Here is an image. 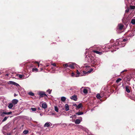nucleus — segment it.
<instances>
[{
  "instance_id": "44",
  "label": "nucleus",
  "mask_w": 135,
  "mask_h": 135,
  "mask_svg": "<svg viewBox=\"0 0 135 135\" xmlns=\"http://www.w3.org/2000/svg\"><path fill=\"white\" fill-rule=\"evenodd\" d=\"M17 95L15 93L14 94V96L15 97Z\"/></svg>"
},
{
  "instance_id": "17",
  "label": "nucleus",
  "mask_w": 135,
  "mask_h": 135,
  "mask_svg": "<svg viewBox=\"0 0 135 135\" xmlns=\"http://www.w3.org/2000/svg\"><path fill=\"white\" fill-rule=\"evenodd\" d=\"M66 98L64 97H61V99L62 102H65L66 100Z\"/></svg>"
},
{
  "instance_id": "29",
  "label": "nucleus",
  "mask_w": 135,
  "mask_h": 135,
  "mask_svg": "<svg viewBox=\"0 0 135 135\" xmlns=\"http://www.w3.org/2000/svg\"><path fill=\"white\" fill-rule=\"evenodd\" d=\"M130 8L131 9H134L135 8V6H130Z\"/></svg>"
},
{
  "instance_id": "22",
  "label": "nucleus",
  "mask_w": 135,
  "mask_h": 135,
  "mask_svg": "<svg viewBox=\"0 0 135 135\" xmlns=\"http://www.w3.org/2000/svg\"><path fill=\"white\" fill-rule=\"evenodd\" d=\"M28 131L27 130H25L23 132V133L25 134H26L28 133Z\"/></svg>"
},
{
  "instance_id": "43",
  "label": "nucleus",
  "mask_w": 135,
  "mask_h": 135,
  "mask_svg": "<svg viewBox=\"0 0 135 135\" xmlns=\"http://www.w3.org/2000/svg\"><path fill=\"white\" fill-rule=\"evenodd\" d=\"M129 11V10L128 9H127L126 10V12H128Z\"/></svg>"
},
{
  "instance_id": "45",
  "label": "nucleus",
  "mask_w": 135,
  "mask_h": 135,
  "mask_svg": "<svg viewBox=\"0 0 135 135\" xmlns=\"http://www.w3.org/2000/svg\"><path fill=\"white\" fill-rule=\"evenodd\" d=\"M40 115L41 116H42L43 115V114H42L41 113H40Z\"/></svg>"
},
{
  "instance_id": "13",
  "label": "nucleus",
  "mask_w": 135,
  "mask_h": 135,
  "mask_svg": "<svg viewBox=\"0 0 135 135\" xmlns=\"http://www.w3.org/2000/svg\"><path fill=\"white\" fill-rule=\"evenodd\" d=\"M65 110L67 111L69 110V107L68 105L66 104L65 105Z\"/></svg>"
},
{
  "instance_id": "21",
  "label": "nucleus",
  "mask_w": 135,
  "mask_h": 135,
  "mask_svg": "<svg viewBox=\"0 0 135 135\" xmlns=\"http://www.w3.org/2000/svg\"><path fill=\"white\" fill-rule=\"evenodd\" d=\"M82 107V104L81 103H79L78 105H77V108L78 109H79Z\"/></svg>"
},
{
  "instance_id": "1",
  "label": "nucleus",
  "mask_w": 135,
  "mask_h": 135,
  "mask_svg": "<svg viewBox=\"0 0 135 135\" xmlns=\"http://www.w3.org/2000/svg\"><path fill=\"white\" fill-rule=\"evenodd\" d=\"M12 113L11 112H4L3 110H1L0 112V115L2 117H4L5 115H9Z\"/></svg>"
},
{
  "instance_id": "42",
  "label": "nucleus",
  "mask_w": 135,
  "mask_h": 135,
  "mask_svg": "<svg viewBox=\"0 0 135 135\" xmlns=\"http://www.w3.org/2000/svg\"><path fill=\"white\" fill-rule=\"evenodd\" d=\"M77 73L79 75L80 74V73L78 71V70H77Z\"/></svg>"
},
{
  "instance_id": "50",
  "label": "nucleus",
  "mask_w": 135,
  "mask_h": 135,
  "mask_svg": "<svg viewBox=\"0 0 135 135\" xmlns=\"http://www.w3.org/2000/svg\"><path fill=\"white\" fill-rule=\"evenodd\" d=\"M93 110V109H92L91 110V111H92Z\"/></svg>"
},
{
  "instance_id": "6",
  "label": "nucleus",
  "mask_w": 135,
  "mask_h": 135,
  "mask_svg": "<svg viewBox=\"0 0 135 135\" xmlns=\"http://www.w3.org/2000/svg\"><path fill=\"white\" fill-rule=\"evenodd\" d=\"M70 99L72 100L76 101L77 100V96L76 95H74L70 97Z\"/></svg>"
},
{
  "instance_id": "51",
  "label": "nucleus",
  "mask_w": 135,
  "mask_h": 135,
  "mask_svg": "<svg viewBox=\"0 0 135 135\" xmlns=\"http://www.w3.org/2000/svg\"><path fill=\"white\" fill-rule=\"evenodd\" d=\"M128 79V81H129V79Z\"/></svg>"
},
{
  "instance_id": "15",
  "label": "nucleus",
  "mask_w": 135,
  "mask_h": 135,
  "mask_svg": "<svg viewBox=\"0 0 135 135\" xmlns=\"http://www.w3.org/2000/svg\"><path fill=\"white\" fill-rule=\"evenodd\" d=\"M84 114V113L82 112L79 111L76 113V114L78 115H82Z\"/></svg>"
},
{
  "instance_id": "27",
  "label": "nucleus",
  "mask_w": 135,
  "mask_h": 135,
  "mask_svg": "<svg viewBox=\"0 0 135 135\" xmlns=\"http://www.w3.org/2000/svg\"><path fill=\"white\" fill-rule=\"evenodd\" d=\"M122 80V79L120 78H118L116 81V82L117 83H118L120 81Z\"/></svg>"
},
{
  "instance_id": "37",
  "label": "nucleus",
  "mask_w": 135,
  "mask_h": 135,
  "mask_svg": "<svg viewBox=\"0 0 135 135\" xmlns=\"http://www.w3.org/2000/svg\"><path fill=\"white\" fill-rule=\"evenodd\" d=\"M73 105L74 106L76 107V108L77 107V105L76 104H73Z\"/></svg>"
},
{
  "instance_id": "36",
  "label": "nucleus",
  "mask_w": 135,
  "mask_h": 135,
  "mask_svg": "<svg viewBox=\"0 0 135 135\" xmlns=\"http://www.w3.org/2000/svg\"><path fill=\"white\" fill-rule=\"evenodd\" d=\"M51 65L53 66H55L56 67V65L55 63H51Z\"/></svg>"
},
{
  "instance_id": "40",
  "label": "nucleus",
  "mask_w": 135,
  "mask_h": 135,
  "mask_svg": "<svg viewBox=\"0 0 135 135\" xmlns=\"http://www.w3.org/2000/svg\"><path fill=\"white\" fill-rule=\"evenodd\" d=\"M16 76H23L22 75H21L18 74V75H16Z\"/></svg>"
},
{
  "instance_id": "53",
  "label": "nucleus",
  "mask_w": 135,
  "mask_h": 135,
  "mask_svg": "<svg viewBox=\"0 0 135 135\" xmlns=\"http://www.w3.org/2000/svg\"><path fill=\"white\" fill-rule=\"evenodd\" d=\"M98 60L99 61H100V60L99 59H98Z\"/></svg>"
},
{
  "instance_id": "47",
  "label": "nucleus",
  "mask_w": 135,
  "mask_h": 135,
  "mask_svg": "<svg viewBox=\"0 0 135 135\" xmlns=\"http://www.w3.org/2000/svg\"><path fill=\"white\" fill-rule=\"evenodd\" d=\"M52 115H54V114L53 113H52Z\"/></svg>"
},
{
  "instance_id": "9",
  "label": "nucleus",
  "mask_w": 135,
  "mask_h": 135,
  "mask_svg": "<svg viewBox=\"0 0 135 135\" xmlns=\"http://www.w3.org/2000/svg\"><path fill=\"white\" fill-rule=\"evenodd\" d=\"M93 52H94L95 53H96L97 54H98L99 55H102L103 52V51L99 52L97 51H96V50H94L93 51Z\"/></svg>"
},
{
  "instance_id": "20",
  "label": "nucleus",
  "mask_w": 135,
  "mask_h": 135,
  "mask_svg": "<svg viewBox=\"0 0 135 135\" xmlns=\"http://www.w3.org/2000/svg\"><path fill=\"white\" fill-rule=\"evenodd\" d=\"M83 92L84 94H87L88 93L87 90L86 89L84 88L83 89Z\"/></svg>"
},
{
  "instance_id": "3",
  "label": "nucleus",
  "mask_w": 135,
  "mask_h": 135,
  "mask_svg": "<svg viewBox=\"0 0 135 135\" xmlns=\"http://www.w3.org/2000/svg\"><path fill=\"white\" fill-rule=\"evenodd\" d=\"M38 94L40 97H42L44 96L47 97V95L44 91H40L38 93Z\"/></svg>"
},
{
  "instance_id": "38",
  "label": "nucleus",
  "mask_w": 135,
  "mask_h": 135,
  "mask_svg": "<svg viewBox=\"0 0 135 135\" xmlns=\"http://www.w3.org/2000/svg\"><path fill=\"white\" fill-rule=\"evenodd\" d=\"M72 75L71 76H73L75 75V73L73 72H71Z\"/></svg>"
},
{
  "instance_id": "2",
  "label": "nucleus",
  "mask_w": 135,
  "mask_h": 135,
  "mask_svg": "<svg viewBox=\"0 0 135 135\" xmlns=\"http://www.w3.org/2000/svg\"><path fill=\"white\" fill-rule=\"evenodd\" d=\"M79 128L85 131L87 133V134L89 135H91V133L89 132V131L85 127H83L81 126H79Z\"/></svg>"
},
{
  "instance_id": "49",
  "label": "nucleus",
  "mask_w": 135,
  "mask_h": 135,
  "mask_svg": "<svg viewBox=\"0 0 135 135\" xmlns=\"http://www.w3.org/2000/svg\"><path fill=\"white\" fill-rule=\"evenodd\" d=\"M38 109L39 110H40V109H40V108H39H39H38Z\"/></svg>"
},
{
  "instance_id": "18",
  "label": "nucleus",
  "mask_w": 135,
  "mask_h": 135,
  "mask_svg": "<svg viewBox=\"0 0 135 135\" xmlns=\"http://www.w3.org/2000/svg\"><path fill=\"white\" fill-rule=\"evenodd\" d=\"M80 122V120L78 119H76L75 122V123L76 124H79Z\"/></svg>"
},
{
  "instance_id": "23",
  "label": "nucleus",
  "mask_w": 135,
  "mask_h": 135,
  "mask_svg": "<svg viewBox=\"0 0 135 135\" xmlns=\"http://www.w3.org/2000/svg\"><path fill=\"white\" fill-rule=\"evenodd\" d=\"M15 82L12 81H9L8 82V84H12L13 85L14 84Z\"/></svg>"
},
{
  "instance_id": "26",
  "label": "nucleus",
  "mask_w": 135,
  "mask_h": 135,
  "mask_svg": "<svg viewBox=\"0 0 135 135\" xmlns=\"http://www.w3.org/2000/svg\"><path fill=\"white\" fill-rule=\"evenodd\" d=\"M30 110L33 112L36 111V108H30Z\"/></svg>"
},
{
  "instance_id": "46",
  "label": "nucleus",
  "mask_w": 135,
  "mask_h": 135,
  "mask_svg": "<svg viewBox=\"0 0 135 135\" xmlns=\"http://www.w3.org/2000/svg\"><path fill=\"white\" fill-rule=\"evenodd\" d=\"M9 75L8 74H6V76H8Z\"/></svg>"
},
{
  "instance_id": "25",
  "label": "nucleus",
  "mask_w": 135,
  "mask_h": 135,
  "mask_svg": "<svg viewBox=\"0 0 135 135\" xmlns=\"http://www.w3.org/2000/svg\"><path fill=\"white\" fill-rule=\"evenodd\" d=\"M38 69L36 68L32 69V71L33 72H37L38 71Z\"/></svg>"
},
{
  "instance_id": "54",
  "label": "nucleus",
  "mask_w": 135,
  "mask_h": 135,
  "mask_svg": "<svg viewBox=\"0 0 135 135\" xmlns=\"http://www.w3.org/2000/svg\"><path fill=\"white\" fill-rule=\"evenodd\" d=\"M52 69H53V67H52Z\"/></svg>"
},
{
  "instance_id": "24",
  "label": "nucleus",
  "mask_w": 135,
  "mask_h": 135,
  "mask_svg": "<svg viewBox=\"0 0 135 135\" xmlns=\"http://www.w3.org/2000/svg\"><path fill=\"white\" fill-rule=\"evenodd\" d=\"M96 97L97 98L99 99H100L101 98L99 94H97Z\"/></svg>"
},
{
  "instance_id": "12",
  "label": "nucleus",
  "mask_w": 135,
  "mask_h": 135,
  "mask_svg": "<svg viewBox=\"0 0 135 135\" xmlns=\"http://www.w3.org/2000/svg\"><path fill=\"white\" fill-rule=\"evenodd\" d=\"M42 107L44 109H46L47 107L46 104V103H42Z\"/></svg>"
},
{
  "instance_id": "35",
  "label": "nucleus",
  "mask_w": 135,
  "mask_h": 135,
  "mask_svg": "<svg viewBox=\"0 0 135 135\" xmlns=\"http://www.w3.org/2000/svg\"><path fill=\"white\" fill-rule=\"evenodd\" d=\"M127 39H126V38H124V39H123L122 40H122H121V41H122V40H123V41H127Z\"/></svg>"
},
{
  "instance_id": "8",
  "label": "nucleus",
  "mask_w": 135,
  "mask_h": 135,
  "mask_svg": "<svg viewBox=\"0 0 135 135\" xmlns=\"http://www.w3.org/2000/svg\"><path fill=\"white\" fill-rule=\"evenodd\" d=\"M75 65V63H73L71 64H70L68 66V67L73 69L74 68V66Z\"/></svg>"
},
{
  "instance_id": "5",
  "label": "nucleus",
  "mask_w": 135,
  "mask_h": 135,
  "mask_svg": "<svg viewBox=\"0 0 135 135\" xmlns=\"http://www.w3.org/2000/svg\"><path fill=\"white\" fill-rule=\"evenodd\" d=\"M51 125L52 124L51 123L49 122H47L45 123L44 126V127H48Z\"/></svg>"
},
{
  "instance_id": "11",
  "label": "nucleus",
  "mask_w": 135,
  "mask_h": 135,
  "mask_svg": "<svg viewBox=\"0 0 135 135\" xmlns=\"http://www.w3.org/2000/svg\"><path fill=\"white\" fill-rule=\"evenodd\" d=\"M18 100L17 99H13L12 100V103L15 105L18 102Z\"/></svg>"
},
{
  "instance_id": "33",
  "label": "nucleus",
  "mask_w": 135,
  "mask_h": 135,
  "mask_svg": "<svg viewBox=\"0 0 135 135\" xmlns=\"http://www.w3.org/2000/svg\"><path fill=\"white\" fill-rule=\"evenodd\" d=\"M52 91V90H50L49 89L47 90L46 91L47 92H49V94H50L51 93Z\"/></svg>"
},
{
  "instance_id": "55",
  "label": "nucleus",
  "mask_w": 135,
  "mask_h": 135,
  "mask_svg": "<svg viewBox=\"0 0 135 135\" xmlns=\"http://www.w3.org/2000/svg\"><path fill=\"white\" fill-rule=\"evenodd\" d=\"M116 50H114L113 51H116Z\"/></svg>"
},
{
  "instance_id": "10",
  "label": "nucleus",
  "mask_w": 135,
  "mask_h": 135,
  "mask_svg": "<svg viewBox=\"0 0 135 135\" xmlns=\"http://www.w3.org/2000/svg\"><path fill=\"white\" fill-rule=\"evenodd\" d=\"M123 24H119L118 25V28L120 30H122L123 29Z\"/></svg>"
},
{
  "instance_id": "32",
  "label": "nucleus",
  "mask_w": 135,
  "mask_h": 135,
  "mask_svg": "<svg viewBox=\"0 0 135 135\" xmlns=\"http://www.w3.org/2000/svg\"><path fill=\"white\" fill-rule=\"evenodd\" d=\"M55 110L56 112H58V109L57 107H55Z\"/></svg>"
},
{
  "instance_id": "14",
  "label": "nucleus",
  "mask_w": 135,
  "mask_h": 135,
  "mask_svg": "<svg viewBox=\"0 0 135 135\" xmlns=\"http://www.w3.org/2000/svg\"><path fill=\"white\" fill-rule=\"evenodd\" d=\"M129 86H128L126 85V91L128 93H129L130 92V90L129 89Z\"/></svg>"
},
{
  "instance_id": "4",
  "label": "nucleus",
  "mask_w": 135,
  "mask_h": 135,
  "mask_svg": "<svg viewBox=\"0 0 135 135\" xmlns=\"http://www.w3.org/2000/svg\"><path fill=\"white\" fill-rule=\"evenodd\" d=\"M28 76H16L17 78L13 77L12 78H15L18 79H25L27 78Z\"/></svg>"
},
{
  "instance_id": "19",
  "label": "nucleus",
  "mask_w": 135,
  "mask_h": 135,
  "mask_svg": "<svg viewBox=\"0 0 135 135\" xmlns=\"http://www.w3.org/2000/svg\"><path fill=\"white\" fill-rule=\"evenodd\" d=\"M28 94L29 95L31 96H33L35 95L31 91L28 93Z\"/></svg>"
},
{
  "instance_id": "39",
  "label": "nucleus",
  "mask_w": 135,
  "mask_h": 135,
  "mask_svg": "<svg viewBox=\"0 0 135 135\" xmlns=\"http://www.w3.org/2000/svg\"><path fill=\"white\" fill-rule=\"evenodd\" d=\"M34 63H36L37 64H38V66L39 67V63L38 62H35Z\"/></svg>"
},
{
  "instance_id": "16",
  "label": "nucleus",
  "mask_w": 135,
  "mask_h": 135,
  "mask_svg": "<svg viewBox=\"0 0 135 135\" xmlns=\"http://www.w3.org/2000/svg\"><path fill=\"white\" fill-rule=\"evenodd\" d=\"M13 106V105L12 103H10L8 105V107L9 109H12Z\"/></svg>"
},
{
  "instance_id": "30",
  "label": "nucleus",
  "mask_w": 135,
  "mask_h": 135,
  "mask_svg": "<svg viewBox=\"0 0 135 135\" xmlns=\"http://www.w3.org/2000/svg\"><path fill=\"white\" fill-rule=\"evenodd\" d=\"M69 64H64L63 65V66L65 68H66L67 67H68V66L69 65Z\"/></svg>"
},
{
  "instance_id": "48",
  "label": "nucleus",
  "mask_w": 135,
  "mask_h": 135,
  "mask_svg": "<svg viewBox=\"0 0 135 135\" xmlns=\"http://www.w3.org/2000/svg\"><path fill=\"white\" fill-rule=\"evenodd\" d=\"M49 66V65H47L46 66V67H48V66Z\"/></svg>"
},
{
  "instance_id": "7",
  "label": "nucleus",
  "mask_w": 135,
  "mask_h": 135,
  "mask_svg": "<svg viewBox=\"0 0 135 135\" xmlns=\"http://www.w3.org/2000/svg\"><path fill=\"white\" fill-rule=\"evenodd\" d=\"M93 70L92 69H91L90 70L88 71L87 72L85 71H83V73L84 74H85L86 75H87L86 74H89L90 73L93 71Z\"/></svg>"
},
{
  "instance_id": "31",
  "label": "nucleus",
  "mask_w": 135,
  "mask_h": 135,
  "mask_svg": "<svg viewBox=\"0 0 135 135\" xmlns=\"http://www.w3.org/2000/svg\"><path fill=\"white\" fill-rule=\"evenodd\" d=\"M8 117H5L2 120V122H4L7 119Z\"/></svg>"
},
{
  "instance_id": "41",
  "label": "nucleus",
  "mask_w": 135,
  "mask_h": 135,
  "mask_svg": "<svg viewBox=\"0 0 135 135\" xmlns=\"http://www.w3.org/2000/svg\"><path fill=\"white\" fill-rule=\"evenodd\" d=\"M75 116V115H72L71 116H70V118H73Z\"/></svg>"
},
{
  "instance_id": "34",
  "label": "nucleus",
  "mask_w": 135,
  "mask_h": 135,
  "mask_svg": "<svg viewBox=\"0 0 135 135\" xmlns=\"http://www.w3.org/2000/svg\"><path fill=\"white\" fill-rule=\"evenodd\" d=\"M13 85H15L17 86H20L18 84H17L15 82H14V84Z\"/></svg>"
},
{
  "instance_id": "52",
  "label": "nucleus",
  "mask_w": 135,
  "mask_h": 135,
  "mask_svg": "<svg viewBox=\"0 0 135 135\" xmlns=\"http://www.w3.org/2000/svg\"><path fill=\"white\" fill-rule=\"evenodd\" d=\"M95 62V61H94V62H93V63H94H94H94V62Z\"/></svg>"
},
{
  "instance_id": "28",
  "label": "nucleus",
  "mask_w": 135,
  "mask_h": 135,
  "mask_svg": "<svg viewBox=\"0 0 135 135\" xmlns=\"http://www.w3.org/2000/svg\"><path fill=\"white\" fill-rule=\"evenodd\" d=\"M131 23L133 24H135V19H132Z\"/></svg>"
}]
</instances>
